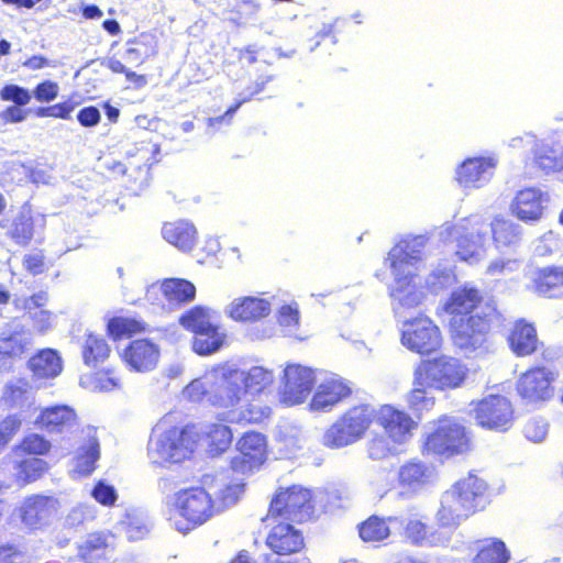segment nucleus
<instances>
[{
	"mask_svg": "<svg viewBox=\"0 0 563 563\" xmlns=\"http://www.w3.org/2000/svg\"><path fill=\"white\" fill-rule=\"evenodd\" d=\"M211 390L209 391V404L229 409L225 421L231 423H258L269 416L268 407H261L254 404H246L242 407L246 397L243 378L239 368L228 365L219 366L209 371Z\"/></svg>",
	"mask_w": 563,
	"mask_h": 563,
	"instance_id": "nucleus-1",
	"label": "nucleus"
},
{
	"mask_svg": "<svg viewBox=\"0 0 563 563\" xmlns=\"http://www.w3.org/2000/svg\"><path fill=\"white\" fill-rule=\"evenodd\" d=\"M219 514L217 500L206 487L196 486L176 492L166 499L164 515L170 526L187 533Z\"/></svg>",
	"mask_w": 563,
	"mask_h": 563,
	"instance_id": "nucleus-2",
	"label": "nucleus"
},
{
	"mask_svg": "<svg viewBox=\"0 0 563 563\" xmlns=\"http://www.w3.org/2000/svg\"><path fill=\"white\" fill-rule=\"evenodd\" d=\"M487 484L475 474L456 482L445 490L435 518L440 526L455 528L484 507Z\"/></svg>",
	"mask_w": 563,
	"mask_h": 563,
	"instance_id": "nucleus-3",
	"label": "nucleus"
},
{
	"mask_svg": "<svg viewBox=\"0 0 563 563\" xmlns=\"http://www.w3.org/2000/svg\"><path fill=\"white\" fill-rule=\"evenodd\" d=\"M195 445L194 433L187 427L174 426L173 416L167 415L152 430L148 457L155 464L179 463L192 454Z\"/></svg>",
	"mask_w": 563,
	"mask_h": 563,
	"instance_id": "nucleus-4",
	"label": "nucleus"
},
{
	"mask_svg": "<svg viewBox=\"0 0 563 563\" xmlns=\"http://www.w3.org/2000/svg\"><path fill=\"white\" fill-rule=\"evenodd\" d=\"M441 241L456 240L455 254L461 261L475 263L485 253L489 225L481 216L461 219L456 224L444 223L439 231Z\"/></svg>",
	"mask_w": 563,
	"mask_h": 563,
	"instance_id": "nucleus-5",
	"label": "nucleus"
},
{
	"mask_svg": "<svg viewBox=\"0 0 563 563\" xmlns=\"http://www.w3.org/2000/svg\"><path fill=\"white\" fill-rule=\"evenodd\" d=\"M376 417L369 405H360L349 409L323 434V444L340 449L361 440Z\"/></svg>",
	"mask_w": 563,
	"mask_h": 563,
	"instance_id": "nucleus-6",
	"label": "nucleus"
},
{
	"mask_svg": "<svg viewBox=\"0 0 563 563\" xmlns=\"http://www.w3.org/2000/svg\"><path fill=\"white\" fill-rule=\"evenodd\" d=\"M415 375L417 385L444 390L459 387L465 379L466 369L459 360L442 355L420 362Z\"/></svg>",
	"mask_w": 563,
	"mask_h": 563,
	"instance_id": "nucleus-7",
	"label": "nucleus"
},
{
	"mask_svg": "<svg viewBox=\"0 0 563 563\" xmlns=\"http://www.w3.org/2000/svg\"><path fill=\"white\" fill-rule=\"evenodd\" d=\"M470 448L465 428L454 418L444 417L430 432L423 444V452L445 457L463 454Z\"/></svg>",
	"mask_w": 563,
	"mask_h": 563,
	"instance_id": "nucleus-8",
	"label": "nucleus"
},
{
	"mask_svg": "<svg viewBox=\"0 0 563 563\" xmlns=\"http://www.w3.org/2000/svg\"><path fill=\"white\" fill-rule=\"evenodd\" d=\"M451 336L454 345L466 355L486 350L490 313L471 314L466 319L453 317L450 321Z\"/></svg>",
	"mask_w": 563,
	"mask_h": 563,
	"instance_id": "nucleus-9",
	"label": "nucleus"
},
{
	"mask_svg": "<svg viewBox=\"0 0 563 563\" xmlns=\"http://www.w3.org/2000/svg\"><path fill=\"white\" fill-rule=\"evenodd\" d=\"M394 282L389 286L391 307L398 321L406 318V312L417 308L426 299L427 291L421 278L412 271H391Z\"/></svg>",
	"mask_w": 563,
	"mask_h": 563,
	"instance_id": "nucleus-10",
	"label": "nucleus"
},
{
	"mask_svg": "<svg viewBox=\"0 0 563 563\" xmlns=\"http://www.w3.org/2000/svg\"><path fill=\"white\" fill-rule=\"evenodd\" d=\"M401 324V344L418 354H430L438 351L442 336L438 325L428 317L404 319Z\"/></svg>",
	"mask_w": 563,
	"mask_h": 563,
	"instance_id": "nucleus-11",
	"label": "nucleus"
},
{
	"mask_svg": "<svg viewBox=\"0 0 563 563\" xmlns=\"http://www.w3.org/2000/svg\"><path fill=\"white\" fill-rule=\"evenodd\" d=\"M312 515L311 492L301 486L294 485L278 492L269 506L271 517H282L292 522L307 521Z\"/></svg>",
	"mask_w": 563,
	"mask_h": 563,
	"instance_id": "nucleus-12",
	"label": "nucleus"
},
{
	"mask_svg": "<svg viewBox=\"0 0 563 563\" xmlns=\"http://www.w3.org/2000/svg\"><path fill=\"white\" fill-rule=\"evenodd\" d=\"M497 164L494 155L467 157L456 166L454 180L465 191L481 189L493 178Z\"/></svg>",
	"mask_w": 563,
	"mask_h": 563,
	"instance_id": "nucleus-13",
	"label": "nucleus"
},
{
	"mask_svg": "<svg viewBox=\"0 0 563 563\" xmlns=\"http://www.w3.org/2000/svg\"><path fill=\"white\" fill-rule=\"evenodd\" d=\"M317 382L312 368L299 364H289L284 369L280 387V400L287 406L301 404L306 400Z\"/></svg>",
	"mask_w": 563,
	"mask_h": 563,
	"instance_id": "nucleus-14",
	"label": "nucleus"
},
{
	"mask_svg": "<svg viewBox=\"0 0 563 563\" xmlns=\"http://www.w3.org/2000/svg\"><path fill=\"white\" fill-rule=\"evenodd\" d=\"M473 412L481 427L495 431H506L514 413L510 401L500 395L483 398L474 405Z\"/></svg>",
	"mask_w": 563,
	"mask_h": 563,
	"instance_id": "nucleus-15",
	"label": "nucleus"
},
{
	"mask_svg": "<svg viewBox=\"0 0 563 563\" xmlns=\"http://www.w3.org/2000/svg\"><path fill=\"white\" fill-rule=\"evenodd\" d=\"M555 373L547 367L525 372L517 382V391L527 404H541L552 398Z\"/></svg>",
	"mask_w": 563,
	"mask_h": 563,
	"instance_id": "nucleus-16",
	"label": "nucleus"
},
{
	"mask_svg": "<svg viewBox=\"0 0 563 563\" xmlns=\"http://www.w3.org/2000/svg\"><path fill=\"white\" fill-rule=\"evenodd\" d=\"M239 454L231 460L236 474H249L262 465L266 457V440L258 432H246L236 444Z\"/></svg>",
	"mask_w": 563,
	"mask_h": 563,
	"instance_id": "nucleus-17",
	"label": "nucleus"
},
{
	"mask_svg": "<svg viewBox=\"0 0 563 563\" xmlns=\"http://www.w3.org/2000/svg\"><path fill=\"white\" fill-rule=\"evenodd\" d=\"M550 202V195L540 187H526L515 195L510 210L526 223L538 222Z\"/></svg>",
	"mask_w": 563,
	"mask_h": 563,
	"instance_id": "nucleus-18",
	"label": "nucleus"
},
{
	"mask_svg": "<svg viewBox=\"0 0 563 563\" xmlns=\"http://www.w3.org/2000/svg\"><path fill=\"white\" fill-rule=\"evenodd\" d=\"M397 479L401 494L413 496L435 482L437 472L432 464L412 459L400 465Z\"/></svg>",
	"mask_w": 563,
	"mask_h": 563,
	"instance_id": "nucleus-19",
	"label": "nucleus"
},
{
	"mask_svg": "<svg viewBox=\"0 0 563 563\" xmlns=\"http://www.w3.org/2000/svg\"><path fill=\"white\" fill-rule=\"evenodd\" d=\"M424 235L409 236L401 240L388 253L387 262L391 271H412L419 269V264L423 260V250L427 244Z\"/></svg>",
	"mask_w": 563,
	"mask_h": 563,
	"instance_id": "nucleus-20",
	"label": "nucleus"
},
{
	"mask_svg": "<svg viewBox=\"0 0 563 563\" xmlns=\"http://www.w3.org/2000/svg\"><path fill=\"white\" fill-rule=\"evenodd\" d=\"M32 345V334L18 319L0 327V357L15 358L24 354Z\"/></svg>",
	"mask_w": 563,
	"mask_h": 563,
	"instance_id": "nucleus-21",
	"label": "nucleus"
},
{
	"mask_svg": "<svg viewBox=\"0 0 563 563\" xmlns=\"http://www.w3.org/2000/svg\"><path fill=\"white\" fill-rule=\"evenodd\" d=\"M59 503L55 497L34 495L21 506V519L30 528H40L56 517Z\"/></svg>",
	"mask_w": 563,
	"mask_h": 563,
	"instance_id": "nucleus-22",
	"label": "nucleus"
},
{
	"mask_svg": "<svg viewBox=\"0 0 563 563\" xmlns=\"http://www.w3.org/2000/svg\"><path fill=\"white\" fill-rule=\"evenodd\" d=\"M378 423L384 428L388 438L394 443H405L410 437L417 423L405 411L389 405L383 406L376 413Z\"/></svg>",
	"mask_w": 563,
	"mask_h": 563,
	"instance_id": "nucleus-23",
	"label": "nucleus"
},
{
	"mask_svg": "<svg viewBox=\"0 0 563 563\" xmlns=\"http://www.w3.org/2000/svg\"><path fill=\"white\" fill-rule=\"evenodd\" d=\"M122 358L135 372H151L158 363L159 349L150 340H134L123 350Z\"/></svg>",
	"mask_w": 563,
	"mask_h": 563,
	"instance_id": "nucleus-24",
	"label": "nucleus"
},
{
	"mask_svg": "<svg viewBox=\"0 0 563 563\" xmlns=\"http://www.w3.org/2000/svg\"><path fill=\"white\" fill-rule=\"evenodd\" d=\"M272 303L262 297L247 296L234 299L225 309V314L239 322H257L269 316Z\"/></svg>",
	"mask_w": 563,
	"mask_h": 563,
	"instance_id": "nucleus-25",
	"label": "nucleus"
},
{
	"mask_svg": "<svg viewBox=\"0 0 563 563\" xmlns=\"http://www.w3.org/2000/svg\"><path fill=\"white\" fill-rule=\"evenodd\" d=\"M162 291L169 306L179 307L192 301L196 297L195 285L183 278H167L158 286L152 284L146 288V298L154 302L153 296Z\"/></svg>",
	"mask_w": 563,
	"mask_h": 563,
	"instance_id": "nucleus-26",
	"label": "nucleus"
},
{
	"mask_svg": "<svg viewBox=\"0 0 563 563\" xmlns=\"http://www.w3.org/2000/svg\"><path fill=\"white\" fill-rule=\"evenodd\" d=\"M34 423L48 433L63 434L74 429L77 416L69 406L56 405L42 409Z\"/></svg>",
	"mask_w": 563,
	"mask_h": 563,
	"instance_id": "nucleus-27",
	"label": "nucleus"
},
{
	"mask_svg": "<svg viewBox=\"0 0 563 563\" xmlns=\"http://www.w3.org/2000/svg\"><path fill=\"white\" fill-rule=\"evenodd\" d=\"M0 227L5 231V236L19 246H27L35 234L32 212L26 206L13 217L1 220Z\"/></svg>",
	"mask_w": 563,
	"mask_h": 563,
	"instance_id": "nucleus-28",
	"label": "nucleus"
},
{
	"mask_svg": "<svg viewBox=\"0 0 563 563\" xmlns=\"http://www.w3.org/2000/svg\"><path fill=\"white\" fill-rule=\"evenodd\" d=\"M267 547L277 555H289L303 548V537L290 523L276 525L266 538Z\"/></svg>",
	"mask_w": 563,
	"mask_h": 563,
	"instance_id": "nucleus-29",
	"label": "nucleus"
},
{
	"mask_svg": "<svg viewBox=\"0 0 563 563\" xmlns=\"http://www.w3.org/2000/svg\"><path fill=\"white\" fill-rule=\"evenodd\" d=\"M81 432L86 443L78 448L73 470L74 474L79 477L89 476L95 471L96 462L100 459V445L96 429L87 426Z\"/></svg>",
	"mask_w": 563,
	"mask_h": 563,
	"instance_id": "nucleus-30",
	"label": "nucleus"
},
{
	"mask_svg": "<svg viewBox=\"0 0 563 563\" xmlns=\"http://www.w3.org/2000/svg\"><path fill=\"white\" fill-rule=\"evenodd\" d=\"M482 296L477 288L471 286H463L455 289L448 302L445 303V311L453 317L466 319L471 314L482 313L479 311V303Z\"/></svg>",
	"mask_w": 563,
	"mask_h": 563,
	"instance_id": "nucleus-31",
	"label": "nucleus"
},
{
	"mask_svg": "<svg viewBox=\"0 0 563 563\" xmlns=\"http://www.w3.org/2000/svg\"><path fill=\"white\" fill-rule=\"evenodd\" d=\"M351 393L350 387L338 376L331 375L320 383L310 402L312 410H330Z\"/></svg>",
	"mask_w": 563,
	"mask_h": 563,
	"instance_id": "nucleus-32",
	"label": "nucleus"
},
{
	"mask_svg": "<svg viewBox=\"0 0 563 563\" xmlns=\"http://www.w3.org/2000/svg\"><path fill=\"white\" fill-rule=\"evenodd\" d=\"M27 366L34 379H49L62 373L63 362L56 350L43 349L29 360Z\"/></svg>",
	"mask_w": 563,
	"mask_h": 563,
	"instance_id": "nucleus-33",
	"label": "nucleus"
},
{
	"mask_svg": "<svg viewBox=\"0 0 563 563\" xmlns=\"http://www.w3.org/2000/svg\"><path fill=\"white\" fill-rule=\"evenodd\" d=\"M508 342L517 356L530 355L537 351L539 345L537 330L533 324L518 320L508 336Z\"/></svg>",
	"mask_w": 563,
	"mask_h": 563,
	"instance_id": "nucleus-34",
	"label": "nucleus"
},
{
	"mask_svg": "<svg viewBox=\"0 0 563 563\" xmlns=\"http://www.w3.org/2000/svg\"><path fill=\"white\" fill-rule=\"evenodd\" d=\"M532 155L534 165L543 173L563 172V144L539 140Z\"/></svg>",
	"mask_w": 563,
	"mask_h": 563,
	"instance_id": "nucleus-35",
	"label": "nucleus"
},
{
	"mask_svg": "<svg viewBox=\"0 0 563 563\" xmlns=\"http://www.w3.org/2000/svg\"><path fill=\"white\" fill-rule=\"evenodd\" d=\"M162 235L169 244L187 252L191 251L196 244L197 230L192 223L179 220L165 223L162 228Z\"/></svg>",
	"mask_w": 563,
	"mask_h": 563,
	"instance_id": "nucleus-36",
	"label": "nucleus"
},
{
	"mask_svg": "<svg viewBox=\"0 0 563 563\" xmlns=\"http://www.w3.org/2000/svg\"><path fill=\"white\" fill-rule=\"evenodd\" d=\"M533 289L545 297H556L563 290V267L547 266L536 271L531 277Z\"/></svg>",
	"mask_w": 563,
	"mask_h": 563,
	"instance_id": "nucleus-37",
	"label": "nucleus"
},
{
	"mask_svg": "<svg viewBox=\"0 0 563 563\" xmlns=\"http://www.w3.org/2000/svg\"><path fill=\"white\" fill-rule=\"evenodd\" d=\"M179 321L185 329L191 331L195 335L220 328L218 313L202 306L189 309L180 317Z\"/></svg>",
	"mask_w": 563,
	"mask_h": 563,
	"instance_id": "nucleus-38",
	"label": "nucleus"
},
{
	"mask_svg": "<svg viewBox=\"0 0 563 563\" xmlns=\"http://www.w3.org/2000/svg\"><path fill=\"white\" fill-rule=\"evenodd\" d=\"M405 534L417 545H446L448 537L439 531L432 530L419 519H409L405 527Z\"/></svg>",
	"mask_w": 563,
	"mask_h": 563,
	"instance_id": "nucleus-39",
	"label": "nucleus"
},
{
	"mask_svg": "<svg viewBox=\"0 0 563 563\" xmlns=\"http://www.w3.org/2000/svg\"><path fill=\"white\" fill-rule=\"evenodd\" d=\"M476 551L473 563H508L510 560V552L500 539L477 541Z\"/></svg>",
	"mask_w": 563,
	"mask_h": 563,
	"instance_id": "nucleus-40",
	"label": "nucleus"
},
{
	"mask_svg": "<svg viewBox=\"0 0 563 563\" xmlns=\"http://www.w3.org/2000/svg\"><path fill=\"white\" fill-rule=\"evenodd\" d=\"M110 354V347L102 335L86 333L81 343V355L87 366L96 367Z\"/></svg>",
	"mask_w": 563,
	"mask_h": 563,
	"instance_id": "nucleus-41",
	"label": "nucleus"
},
{
	"mask_svg": "<svg viewBox=\"0 0 563 563\" xmlns=\"http://www.w3.org/2000/svg\"><path fill=\"white\" fill-rule=\"evenodd\" d=\"M389 525H401V522L397 517H388L385 520L377 516H372L360 526V537L365 542L382 541L390 534Z\"/></svg>",
	"mask_w": 563,
	"mask_h": 563,
	"instance_id": "nucleus-42",
	"label": "nucleus"
},
{
	"mask_svg": "<svg viewBox=\"0 0 563 563\" xmlns=\"http://www.w3.org/2000/svg\"><path fill=\"white\" fill-rule=\"evenodd\" d=\"M240 374L246 396L263 393L274 382L273 372L263 366H253L249 371L240 369Z\"/></svg>",
	"mask_w": 563,
	"mask_h": 563,
	"instance_id": "nucleus-43",
	"label": "nucleus"
},
{
	"mask_svg": "<svg viewBox=\"0 0 563 563\" xmlns=\"http://www.w3.org/2000/svg\"><path fill=\"white\" fill-rule=\"evenodd\" d=\"M489 234L498 247L515 246L521 240V227L508 220L496 219L488 223Z\"/></svg>",
	"mask_w": 563,
	"mask_h": 563,
	"instance_id": "nucleus-44",
	"label": "nucleus"
},
{
	"mask_svg": "<svg viewBox=\"0 0 563 563\" xmlns=\"http://www.w3.org/2000/svg\"><path fill=\"white\" fill-rule=\"evenodd\" d=\"M130 169L126 189L135 196L141 195L150 184V168L146 165L129 167L122 163H115L112 167L113 174L125 175Z\"/></svg>",
	"mask_w": 563,
	"mask_h": 563,
	"instance_id": "nucleus-45",
	"label": "nucleus"
},
{
	"mask_svg": "<svg viewBox=\"0 0 563 563\" xmlns=\"http://www.w3.org/2000/svg\"><path fill=\"white\" fill-rule=\"evenodd\" d=\"M455 283V274L448 263H439L424 279L426 291L439 294Z\"/></svg>",
	"mask_w": 563,
	"mask_h": 563,
	"instance_id": "nucleus-46",
	"label": "nucleus"
},
{
	"mask_svg": "<svg viewBox=\"0 0 563 563\" xmlns=\"http://www.w3.org/2000/svg\"><path fill=\"white\" fill-rule=\"evenodd\" d=\"M16 481L29 484L38 479L47 470V463L35 456H27L14 461Z\"/></svg>",
	"mask_w": 563,
	"mask_h": 563,
	"instance_id": "nucleus-47",
	"label": "nucleus"
},
{
	"mask_svg": "<svg viewBox=\"0 0 563 563\" xmlns=\"http://www.w3.org/2000/svg\"><path fill=\"white\" fill-rule=\"evenodd\" d=\"M225 339V333L220 328L196 334L192 341V350L199 355H210L218 352Z\"/></svg>",
	"mask_w": 563,
	"mask_h": 563,
	"instance_id": "nucleus-48",
	"label": "nucleus"
},
{
	"mask_svg": "<svg viewBox=\"0 0 563 563\" xmlns=\"http://www.w3.org/2000/svg\"><path fill=\"white\" fill-rule=\"evenodd\" d=\"M243 487L242 483L225 484L222 482L209 487L213 500H217V506H219V512L238 501L243 493Z\"/></svg>",
	"mask_w": 563,
	"mask_h": 563,
	"instance_id": "nucleus-49",
	"label": "nucleus"
},
{
	"mask_svg": "<svg viewBox=\"0 0 563 563\" xmlns=\"http://www.w3.org/2000/svg\"><path fill=\"white\" fill-rule=\"evenodd\" d=\"M108 536L103 533H91L79 547V554L86 563H97L106 553Z\"/></svg>",
	"mask_w": 563,
	"mask_h": 563,
	"instance_id": "nucleus-50",
	"label": "nucleus"
},
{
	"mask_svg": "<svg viewBox=\"0 0 563 563\" xmlns=\"http://www.w3.org/2000/svg\"><path fill=\"white\" fill-rule=\"evenodd\" d=\"M432 387L420 386L416 383L413 374V389L408 396V405L416 412L430 410L434 406V397L431 394Z\"/></svg>",
	"mask_w": 563,
	"mask_h": 563,
	"instance_id": "nucleus-51",
	"label": "nucleus"
},
{
	"mask_svg": "<svg viewBox=\"0 0 563 563\" xmlns=\"http://www.w3.org/2000/svg\"><path fill=\"white\" fill-rule=\"evenodd\" d=\"M397 445L388 435H376L367 442V453L372 460H384L398 453Z\"/></svg>",
	"mask_w": 563,
	"mask_h": 563,
	"instance_id": "nucleus-52",
	"label": "nucleus"
},
{
	"mask_svg": "<svg viewBox=\"0 0 563 563\" xmlns=\"http://www.w3.org/2000/svg\"><path fill=\"white\" fill-rule=\"evenodd\" d=\"M108 332L114 339L131 335L144 330L143 323L134 318L114 317L109 320Z\"/></svg>",
	"mask_w": 563,
	"mask_h": 563,
	"instance_id": "nucleus-53",
	"label": "nucleus"
},
{
	"mask_svg": "<svg viewBox=\"0 0 563 563\" xmlns=\"http://www.w3.org/2000/svg\"><path fill=\"white\" fill-rule=\"evenodd\" d=\"M49 448L51 444L44 437L33 433L25 437L20 445L13 448L12 455L15 457H20L22 453L43 455Z\"/></svg>",
	"mask_w": 563,
	"mask_h": 563,
	"instance_id": "nucleus-54",
	"label": "nucleus"
},
{
	"mask_svg": "<svg viewBox=\"0 0 563 563\" xmlns=\"http://www.w3.org/2000/svg\"><path fill=\"white\" fill-rule=\"evenodd\" d=\"M210 451L214 454L225 451L233 440L232 430L224 424H214L208 433Z\"/></svg>",
	"mask_w": 563,
	"mask_h": 563,
	"instance_id": "nucleus-55",
	"label": "nucleus"
},
{
	"mask_svg": "<svg viewBox=\"0 0 563 563\" xmlns=\"http://www.w3.org/2000/svg\"><path fill=\"white\" fill-rule=\"evenodd\" d=\"M211 379L209 372L202 377L191 380L184 389L183 394L191 401L206 399L209 402V391L211 390Z\"/></svg>",
	"mask_w": 563,
	"mask_h": 563,
	"instance_id": "nucleus-56",
	"label": "nucleus"
},
{
	"mask_svg": "<svg viewBox=\"0 0 563 563\" xmlns=\"http://www.w3.org/2000/svg\"><path fill=\"white\" fill-rule=\"evenodd\" d=\"M277 320L286 334H294L299 325V308L296 302L284 305L278 310Z\"/></svg>",
	"mask_w": 563,
	"mask_h": 563,
	"instance_id": "nucleus-57",
	"label": "nucleus"
},
{
	"mask_svg": "<svg viewBox=\"0 0 563 563\" xmlns=\"http://www.w3.org/2000/svg\"><path fill=\"white\" fill-rule=\"evenodd\" d=\"M96 517V508L92 505L81 504L68 512L65 525L70 528H77L85 522L93 520Z\"/></svg>",
	"mask_w": 563,
	"mask_h": 563,
	"instance_id": "nucleus-58",
	"label": "nucleus"
},
{
	"mask_svg": "<svg viewBox=\"0 0 563 563\" xmlns=\"http://www.w3.org/2000/svg\"><path fill=\"white\" fill-rule=\"evenodd\" d=\"M0 98L3 101H11L19 107H23L31 101L32 95L26 88L10 84L0 90Z\"/></svg>",
	"mask_w": 563,
	"mask_h": 563,
	"instance_id": "nucleus-59",
	"label": "nucleus"
},
{
	"mask_svg": "<svg viewBox=\"0 0 563 563\" xmlns=\"http://www.w3.org/2000/svg\"><path fill=\"white\" fill-rule=\"evenodd\" d=\"M520 268V262L517 260H496L492 262L487 267V274L495 278L499 279L500 277L508 276Z\"/></svg>",
	"mask_w": 563,
	"mask_h": 563,
	"instance_id": "nucleus-60",
	"label": "nucleus"
},
{
	"mask_svg": "<svg viewBox=\"0 0 563 563\" xmlns=\"http://www.w3.org/2000/svg\"><path fill=\"white\" fill-rule=\"evenodd\" d=\"M523 434L531 442H542L548 434V423L542 418H531L523 428Z\"/></svg>",
	"mask_w": 563,
	"mask_h": 563,
	"instance_id": "nucleus-61",
	"label": "nucleus"
},
{
	"mask_svg": "<svg viewBox=\"0 0 563 563\" xmlns=\"http://www.w3.org/2000/svg\"><path fill=\"white\" fill-rule=\"evenodd\" d=\"M91 496L103 506L114 505L118 498L115 488L103 481H99L95 485L93 489L91 490Z\"/></svg>",
	"mask_w": 563,
	"mask_h": 563,
	"instance_id": "nucleus-62",
	"label": "nucleus"
},
{
	"mask_svg": "<svg viewBox=\"0 0 563 563\" xmlns=\"http://www.w3.org/2000/svg\"><path fill=\"white\" fill-rule=\"evenodd\" d=\"M20 427L21 420L15 416H8L0 422V451L11 441Z\"/></svg>",
	"mask_w": 563,
	"mask_h": 563,
	"instance_id": "nucleus-63",
	"label": "nucleus"
},
{
	"mask_svg": "<svg viewBox=\"0 0 563 563\" xmlns=\"http://www.w3.org/2000/svg\"><path fill=\"white\" fill-rule=\"evenodd\" d=\"M59 87L55 81L40 82L33 90V96L38 102H51L58 96Z\"/></svg>",
	"mask_w": 563,
	"mask_h": 563,
	"instance_id": "nucleus-64",
	"label": "nucleus"
}]
</instances>
